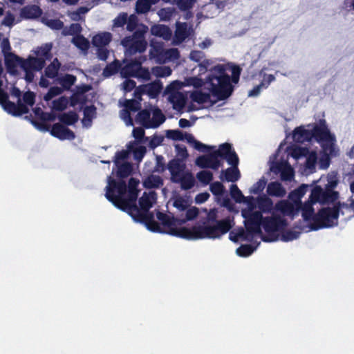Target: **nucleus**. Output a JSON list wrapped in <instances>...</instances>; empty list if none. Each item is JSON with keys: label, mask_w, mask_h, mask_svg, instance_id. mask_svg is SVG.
<instances>
[{"label": "nucleus", "mask_w": 354, "mask_h": 354, "mask_svg": "<svg viewBox=\"0 0 354 354\" xmlns=\"http://www.w3.org/2000/svg\"><path fill=\"white\" fill-rule=\"evenodd\" d=\"M138 189H127V185L124 180H115L109 176L106 187L105 197L115 207L138 216L140 209L136 205Z\"/></svg>", "instance_id": "f257e3e1"}, {"label": "nucleus", "mask_w": 354, "mask_h": 354, "mask_svg": "<svg viewBox=\"0 0 354 354\" xmlns=\"http://www.w3.org/2000/svg\"><path fill=\"white\" fill-rule=\"evenodd\" d=\"M216 223L215 225L204 222L203 225H195L191 227H172L169 234L188 240L215 239L226 234L232 227L230 218L216 221Z\"/></svg>", "instance_id": "f03ea898"}, {"label": "nucleus", "mask_w": 354, "mask_h": 354, "mask_svg": "<svg viewBox=\"0 0 354 354\" xmlns=\"http://www.w3.org/2000/svg\"><path fill=\"white\" fill-rule=\"evenodd\" d=\"M211 71L213 72L207 77V82L211 86L212 94L216 97L218 100L227 99L233 93L234 86L230 83V77L225 73V67L222 64L214 66ZM233 83L237 84L239 80L241 68L238 65H234L231 68Z\"/></svg>", "instance_id": "7ed1b4c3"}, {"label": "nucleus", "mask_w": 354, "mask_h": 354, "mask_svg": "<svg viewBox=\"0 0 354 354\" xmlns=\"http://www.w3.org/2000/svg\"><path fill=\"white\" fill-rule=\"evenodd\" d=\"M147 31L148 27L141 24L131 36L125 37L122 39L121 44L129 55L142 53L146 50L147 41L145 39V35Z\"/></svg>", "instance_id": "20e7f679"}, {"label": "nucleus", "mask_w": 354, "mask_h": 354, "mask_svg": "<svg viewBox=\"0 0 354 354\" xmlns=\"http://www.w3.org/2000/svg\"><path fill=\"white\" fill-rule=\"evenodd\" d=\"M338 211L334 206L332 207H322L313 217V223L310 228L313 230H318L323 228H328L338 225Z\"/></svg>", "instance_id": "39448f33"}, {"label": "nucleus", "mask_w": 354, "mask_h": 354, "mask_svg": "<svg viewBox=\"0 0 354 354\" xmlns=\"http://www.w3.org/2000/svg\"><path fill=\"white\" fill-rule=\"evenodd\" d=\"M271 216H266L263 218V227L268 236L262 237L264 242H271L277 240L276 232H281L288 226V221L280 214L272 212Z\"/></svg>", "instance_id": "423d86ee"}, {"label": "nucleus", "mask_w": 354, "mask_h": 354, "mask_svg": "<svg viewBox=\"0 0 354 354\" xmlns=\"http://www.w3.org/2000/svg\"><path fill=\"white\" fill-rule=\"evenodd\" d=\"M139 205L140 214L138 216L133 214L129 215L136 221L145 222L152 231H158V224L153 221V216L149 212V209L152 207V202L150 197L145 192L139 199Z\"/></svg>", "instance_id": "0eeeda50"}, {"label": "nucleus", "mask_w": 354, "mask_h": 354, "mask_svg": "<svg viewBox=\"0 0 354 354\" xmlns=\"http://www.w3.org/2000/svg\"><path fill=\"white\" fill-rule=\"evenodd\" d=\"M242 216L245 218L244 225L246 231L250 234L252 239L254 234H262L263 218L261 212L253 211L252 208L243 209L241 212Z\"/></svg>", "instance_id": "6e6552de"}, {"label": "nucleus", "mask_w": 354, "mask_h": 354, "mask_svg": "<svg viewBox=\"0 0 354 354\" xmlns=\"http://www.w3.org/2000/svg\"><path fill=\"white\" fill-rule=\"evenodd\" d=\"M145 59V58L142 59V57H140L139 59L131 60L122 67L121 75L126 78L133 77L149 80L150 75L148 69L142 67V62Z\"/></svg>", "instance_id": "1a4fd4ad"}, {"label": "nucleus", "mask_w": 354, "mask_h": 354, "mask_svg": "<svg viewBox=\"0 0 354 354\" xmlns=\"http://www.w3.org/2000/svg\"><path fill=\"white\" fill-rule=\"evenodd\" d=\"M0 104L7 113L13 116H21L29 111L28 107L22 103L21 99L17 100V104L10 101L8 93L2 88H0Z\"/></svg>", "instance_id": "9d476101"}, {"label": "nucleus", "mask_w": 354, "mask_h": 354, "mask_svg": "<svg viewBox=\"0 0 354 354\" xmlns=\"http://www.w3.org/2000/svg\"><path fill=\"white\" fill-rule=\"evenodd\" d=\"M313 138L318 142L333 145L335 140V136L332 135L328 128L325 120H320L319 124H315L312 129Z\"/></svg>", "instance_id": "9b49d317"}, {"label": "nucleus", "mask_w": 354, "mask_h": 354, "mask_svg": "<svg viewBox=\"0 0 354 354\" xmlns=\"http://www.w3.org/2000/svg\"><path fill=\"white\" fill-rule=\"evenodd\" d=\"M300 211L299 207H296L292 202L288 200H280L274 205L275 214L280 213L283 216L294 218Z\"/></svg>", "instance_id": "f8f14e48"}, {"label": "nucleus", "mask_w": 354, "mask_h": 354, "mask_svg": "<svg viewBox=\"0 0 354 354\" xmlns=\"http://www.w3.org/2000/svg\"><path fill=\"white\" fill-rule=\"evenodd\" d=\"M196 164L202 169H212L217 170L222 166L221 161L216 158L214 152L203 155L197 158Z\"/></svg>", "instance_id": "ddd939ff"}, {"label": "nucleus", "mask_w": 354, "mask_h": 354, "mask_svg": "<svg viewBox=\"0 0 354 354\" xmlns=\"http://www.w3.org/2000/svg\"><path fill=\"white\" fill-rule=\"evenodd\" d=\"M216 158L225 159L227 163L239 160L234 150L232 149L230 143L225 142L219 145L218 149L213 151Z\"/></svg>", "instance_id": "4468645a"}, {"label": "nucleus", "mask_w": 354, "mask_h": 354, "mask_svg": "<svg viewBox=\"0 0 354 354\" xmlns=\"http://www.w3.org/2000/svg\"><path fill=\"white\" fill-rule=\"evenodd\" d=\"M231 162L228 163L231 165L230 167L221 171L219 178L221 181L234 183L240 179L241 173L238 168L239 160Z\"/></svg>", "instance_id": "2eb2a0df"}, {"label": "nucleus", "mask_w": 354, "mask_h": 354, "mask_svg": "<svg viewBox=\"0 0 354 354\" xmlns=\"http://www.w3.org/2000/svg\"><path fill=\"white\" fill-rule=\"evenodd\" d=\"M50 132L53 136L61 140H72L75 138V134L72 130L60 123L54 124L52 126Z\"/></svg>", "instance_id": "dca6fc26"}, {"label": "nucleus", "mask_w": 354, "mask_h": 354, "mask_svg": "<svg viewBox=\"0 0 354 354\" xmlns=\"http://www.w3.org/2000/svg\"><path fill=\"white\" fill-rule=\"evenodd\" d=\"M46 62H44L43 58L29 55L26 59L23 58L21 69H30L35 71H40L44 68Z\"/></svg>", "instance_id": "f3484780"}, {"label": "nucleus", "mask_w": 354, "mask_h": 354, "mask_svg": "<svg viewBox=\"0 0 354 354\" xmlns=\"http://www.w3.org/2000/svg\"><path fill=\"white\" fill-rule=\"evenodd\" d=\"M257 203L259 209V212H261V214H272V212L274 211V205H273L272 200L266 195L259 196L257 199Z\"/></svg>", "instance_id": "a211bd4d"}, {"label": "nucleus", "mask_w": 354, "mask_h": 354, "mask_svg": "<svg viewBox=\"0 0 354 354\" xmlns=\"http://www.w3.org/2000/svg\"><path fill=\"white\" fill-rule=\"evenodd\" d=\"M42 14L39 6L36 5H28L21 8L20 15L24 19H36Z\"/></svg>", "instance_id": "6ab92c4d"}, {"label": "nucleus", "mask_w": 354, "mask_h": 354, "mask_svg": "<svg viewBox=\"0 0 354 354\" xmlns=\"http://www.w3.org/2000/svg\"><path fill=\"white\" fill-rule=\"evenodd\" d=\"M293 138L298 142H309L313 139L312 129L308 130L299 127L293 131Z\"/></svg>", "instance_id": "aec40b11"}, {"label": "nucleus", "mask_w": 354, "mask_h": 354, "mask_svg": "<svg viewBox=\"0 0 354 354\" xmlns=\"http://www.w3.org/2000/svg\"><path fill=\"white\" fill-rule=\"evenodd\" d=\"M189 30L188 29L186 22L176 23V28L175 30V39L178 43H182L189 36Z\"/></svg>", "instance_id": "412c9836"}, {"label": "nucleus", "mask_w": 354, "mask_h": 354, "mask_svg": "<svg viewBox=\"0 0 354 354\" xmlns=\"http://www.w3.org/2000/svg\"><path fill=\"white\" fill-rule=\"evenodd\" d=\"M267 193L269 196L283 197L286 191L283 185L278 181L270 182L267 187Z\"/></svg>", "instance_id": "4be33fe9"}, {"label": "nucleus", "mask_w": 354, "mask_h": 354, "mask_svg": "<svg viewBox=\"0 0 354 354\" xmlns=\"http://www.w3.org/2000/svg\"><path fill=\"white\" fill-rule=\"evenodd\" d=\"M112 35L109 32H104L95 35L92 39L93 46L101 48L109 45L111 41Z\"/></svg>", "instance_id": "5701e85b"}, {"label": "nucleus", "mask_w": 354, "mask_h": 354, "mask_svg": "<svg viewBox=\"0 0 354 354\" xmlns=\"http://www.w3.org/2000/svg\"><path fill=\"white\" fill-rule=\"evenodd\" d=\"M142 86L145 94H147L151 98L158 97L162 89V85L159 81H154L142 85Z\"/></svg>", "instance_id": "b1692460"}, {"label": "nucleus", "mask_w": 354, "mask_h": 354, "mask_svg": "<svg viewBox=\"0 0 354 354\" xmlns=\"http://www.w3.org/2000/svg\"><path fill=\"white\" fill-rule=\"evenodd\" d=\"M151 32L153 35L168 39L171 35L170 28L165 25H154L151 28Z\"/></svg>", "instance_id": "393cba45"}, {"label": "nucleus", "mask_w": 354, "mask_h": 354, "mask_svg": "<svg viewBox=\"0 0 354 354\" xmlns=\"http://www.w3.org/2000/svg\"><path fill=\"white\" fill-rule=\"evenodd\" d=\"M163 183V179L160 176L153 174L148 176L143 181V185L147 189L159 188Z\"/></svg>", "instance_id": "a878e982"}, {"label": "nucleus", "mask_w": 354, "mask_h": 354, "mask_svg": "<svg viewBox=\"0 0 354 354\" xmlns=\"http://www.w3.org/2000/svg\"><path fill=\"white\" fill-rule=\"evenodd\" d=\"M117 167L116 176L120 180L127 178L131 174L133 171V166L129 162H124L118 165H115Z\"/></svg>", "instance_id": "bb28decb"}, {"label": "nucleus", "mask_w": 354, "mask_h": 354, "mask_svg": "<svg viewBox=\"0 0 354 354\" xmlns=\"http://www.w3.org/2000/svg\"><path fill=\"white\" fill-rule=\"evenodd\" d=\"M136 121L137 123L142 125L145 129H151V112L149 110L143 109L140 111L136 116Z\"/></svg>", "instance_id": "cd10ccee"}, {"label": "nucleus", "mask_w": 354, "mask_h": 354, "mask_svg": "<svg viewBox=\"0 0 354 354\" xmlns=\"http://www.w3.org/2000/svg\"><path fill=\"white\" fill-rule=\"evenodd\" d=\"M59 120L64 124L71 126L75 124L79 120L77 113L73 111L64 113L58 116Z\"/></svg>", "instance_id": "c85d7f7f"}, {"label": "nucleus", "mask_w": 354, "mask_h": 354, "mask_svg": "<svg viewBox=\"0 0 354 354\" xmlns=\"http://www.w3.org/2000/svg\"><path fill=\"white\" fill-rule=\"evenodd\" d=\"M22 62L23 58L12 53H10L6 55L5 64L9 71L15 68L17 65L21 68Z\"/></svg>", "instance_id": "c756f323"}, {"label": "nucleus", "mask_w": 354, "mask_h": 354, "mask_svg": "<svg viewBox=\"0 0 354 354\" xmlns=\"http://www.w3.org/2000/svg\"><path fill=\"white\" fill-rule=\"evenodd\" d=\"M153 117L151 119V129H156L160 126L166 120L165 115L159 108H155L153 110Z\"/></svg>", "instance_id": "7c9ffc66"}, {"label": "nucleus", "mask_w": 354, "mask_h": 354, "mask_svg": "<svg viewBox=\"0 0 354 354\" xmlns=\"http://www.w3.org/2000/svg\"><path fill=\"white\" fill-rule=\"evenodd\" d=\"M313 203L309 200L305 202L304 204L301 203L300 210L301 211V216L305 221H313V217L315 216V210L313 207Z\"/></svg>", "instance_id": "2f4dec72"}, {"label": "nucleus", "mask_w": 354, "mask_h": 354, "mask_svg": "<svg viewBox=\"0 0 354 354\" xmlns=\"http://www.w3.org/2000/svg\"><path fill=\"white\" fill-rule=\"evenodd\" d=\"M135 142H130L127 145V149L133 153L135 160L141 161L147 152L146 147L142 145L135 147Z\"/></svg>", "instance_id": "473e14b6"}, {"label": "nucleus", "mask_w": 354, "mask_h": 354, "mask_svg": "<svg viewBox=\"0 0 354 354\" xmlns=\"http://www.w3.org/2000/svg\"><path fill=\"white\" fill-rule=\"evenodd\" d=\"M124 106L127 110L124 118H128L130 124L133 125V121L128 111L135 112L140 110L141 108L140 102L137 100H127L124 103Z\"/></svg>", "instance_id": "72a5a7b5"}, {"label": "nucleus", "mask_w": 354, "mask_h": 354, "mask_svg": "<svg viewBox=\"0 0 354 354\" xmlns=\"http://www.w3.org/2000/svg\"><path fill=\"white\" fill-rule=\"evenodd\" d=\"M121 64L118 60L115 59L106 66L103 70L102 75L105 77H109L116 74L120 70L121 71Z\"/></svg>", "instance_id": "f704fd0d"}, {"label": "nucleus", "mask_w": 354, "mask_h": 354, "mask_svg": "<svg viewBox=\"0 0 354 354\" xmlns=\"http://www.w3.org/2000/svg\"><path fill=\"white\" fill-rule=\"evenodd\" d=\"M60 63L57 58H55L53 61L45 68V75L48 78H54L57 74L60 68Z\"/></svg>", "instance_id": "c9c22d12"}, {"label": "nucleus", "mask_w": 354, "mask_h": 354, "mask_svg": "<svg viewBox=\"0 0 354 354\" xmlns=\"http://www.w3.org/2000/svg\"><path fill=\"white\" fill-rule=\"evenodd\" d=\"M178 183L180 184L182 189L188 190L194 186L195 179L191 172H186Z\"/></svg>", "instance_id": "e433bc0d"}, {"label": "nucleus", "mask_w": 354, "mask_h": 354, "mask_svg": "<svg viewBox=\"0 0 354 354\" xmlns=\"http://www.w3.org/2000/svg\"><path fill=\"white\" fill-rule=\"evenodd\" d=\"M128 22V14L120 12L113 21L112 31L115 32L117 28H122Z\"/></svg>", "instance_id": "4c0bfd02"}, {"label": "nucleus", "mask_w": 354, "mask_h": 354, "mask_svg": "<svg viewBox=\"0 0 354 354\" xmlns=\"http://www.w3.org/2000/svg\"><path fill=\"white\" fill-rule=\"evenodd\" d=\"M72 43L82 50H87L90 46L88 40L82 35L74 36Z\"/></svg>", "instance_id": "58836bf2"}, {"label": "nucleus", "mask_w": 354, "mask_h": 354, "mask_svg": "<svg viewBox=\"0 0 354 354\" xmlns=\"http://www.w3.org/2000/svg\"><path fill=\"white\" fill-rule=\"evenodd\" d=\"M82 30V28L80 24H71L69 26H64L62 34L64 36L68 35H80V32Z\"/></svg>", "instance_id": "ea45409f"}, {"label": "nucleus", "mask_w": 354, "mask_h": 354, "mask_svg": "<svg viewBox=\"0 0 354 354\" xmlns=\"http://www.w3.org/2000/svg\"><path fill=\"white\" fill-rule=\"evenodd\" d=\"M51 44H46L44 46L38 48V49L35 51V53L37 55V57L43 58L44 59V62H46V59H49L51 57Z\"/></svg>", "instance_id": "a19ab883"}, {"label": "nucleus", "mask_w": 354, "mask_h": 354, "mask_svg": "<svg viewBox=\"0 0 354 354\" xmlns=\"http://www.w3.org/2000/svg\"><path fill=\"white\" fill-rule=\"evenodd\" d=\"M152 5L149 0H137L136 12L138 14H146L150 11Z\"/></svg>", "instance_id": "79ce46f5"}, {"label": "nucleus", "mask_w": 354, "mask_h": 354, "mask_svg": "<svg viewBox=\"0 0 354 354\" xmlns=\"http://www.w3.org/2000/svg\"><path fill=\"white\" fill-rule=\"evenodd\" d=\"M167 169L170 173L174 171H184L185 169V165L181 160L178 158H174L169 162L167 165Z\"/></svg>", "instance_id": "37998d69"}, {"label": "nucleus", "mask_w": 354, "mask_h": 354, "mask_svg": "<svg viewBox=\"0 0 354 354\" xmlns=\"http://www.w3.org/2000/svg\"><path fill=\"white\" fill-rule=\"evenodd\" d=\"M196 178L204 186H206L213 180V174L210 171L202 170L196 174Z\"/></svg>", "instance_id": "c03bdc74"}, {"label": "nucleus", "mask_w": 354, "mask_h": 354, "mask_svg": "<svg viewBox=\"0 0 354 354\" xmlns=\"http://www.w3.org/2000/svg\"><path fill=\"white\" fill-rule=\"evenodd\" d=\"M170 101L173 104L175 109H180L184 107L185 104V99L183 95L178 92L170 97Z\"/></svg>", "instance_id": "a18cd8bd"}, {"label": "nucleus", "mask_w": 354, "mask_h": 354, "mask_svg": "<svg viewBox=\"0 0 354 354\" xmlns=\"http://www.w3.org/2000/svg\"><path fill=\"white\" fill-rule=\"evenodd\" d=\"M324 191L320 186H315L311 191L309 201L313 203L317 202L322 204V198H324Z\"/></svg>", "instance_id": "49530a36"}, {"label": "nucleus", "mask_w": 354, "mask_h": 354, "mask_svg": "<svg viewBox=\"0 0 354 354\" xmlns=\"http://www.w3.org/2000/svg\"><path fill=\"white\" fill-rule=\"evenodd\" d=\"M68 99L66 96H61L53 101V109L57 111H64L68 104Z\"/></svg>", "instance_id": "de8ad7c7"}, {"label": "nucleus", "mask_w": 354, "mask_h": 354, "mask_svg": "<svg viewBox=\"0 0 354 354\" xmlns=\"http://www.w3.org/2000/svg\"><path fill=\"white\" fill-rule=\"evenodd\" d=\"M191 98L195 102L203 104L210 100V95L201 91H197L192 93Z\"/></svg>", "instance_id": "09e8293b"}, {"label": "nucleus", "mask_w": 354, "mask_h": 354, "mask_svg": "<svg viewBox=\"0 0 354 354\" xmlns=\"http://www.w3.org/2000/svg\"><path fill=\"white\" fill-rule=\"evenodd\" d=\"M339 198V192L330 189L324 191L322 204L335 203Z\"/></svg>", "instance_id": "8fccbe9b"}, {"label": "nucleus", "mask_w": 354, "mask_h": 354, "mask_svg": "<svg viewBox=\"0 0 354 354\" xmlns=\"http://www.w3.org/2000/svg\"><path fill=\"white\" fill-rule=\"evenodd\" d=\"M255 249V247L250 244L241 245L236 249V254L239 257H247L251 255Z\"/></svg>", "instance_id": "3c124183"}, {"label": "nucleus", "mask_w": 354, "mask_h": 354, "mask_svg": "<svg viewBox=\"0 0 354 354\" xmlns=\"http://www.w3.org/2000/svg\"><path fill=\"white\" fill-rule=\"evenodd\" d=\"M281 240L284 242L293 241L299 238L300 235L299 232L294 231L292 230H285L284 229L281 232Z\"/></svg>", "instance_id": "603ef678"}, {"label": "nucleus", "mask_w": 354, "mask_h": 354, "mask_svg": "<svg viewBox=\"0 0 354 354\" xmlns=\"http://www.w3.org/2000/svg\"><path fill=\"white\" fill-rule=\"evenodd\" d=\"M295 176V172L292 167L286 162V166L283 168L280 176L283 181H291Z\"/></svg>", "instance_id": "864d4df0"}, {"label": "nucleus", "mask_w": 354, "mask_h": 354, "mask_svg": "<svg viewBox=\"0 0 354 354\" xmlns=\"http://www.w3.org/2000/svg\"><path fill=\"white\" fill-rule=\"evenodd\" d=\"M76 77L73 75L66 74L60 80V84L65 90H69L76 82Z\"/></svg>", "instance_id": "5fc2aeb1"}, {"label": "nucleus", "mask_w": 354, "mask_h": 354, "mask_svg": "<svg viewBox=\"0 0 354 354\" xmlns=\"http://www.w3.org/2000/svg\"><path fill=\"white\" fill-rule=\"evenodd\" d=\"M142 24H138V17L133 14L128 16V22H127V30L129 32H134Z\"/></svg>", "instance_id": "6e6d98bb"}, {"label": "nucleus", "mask_w": 354, "mask_h": 354, "mask_svg": "<svg viewBox=\"0 0 354 354\" xmlns=\"http://www.w3.org/2000/svg\"><path fill=\"white\" fill-rule=\"evenodd\" d=\"M84 118L82 120V122L85 124L86 120L89 122H91L92 119L95 117L96 114V108L94 105L86 106L84 109Z\"/></svg>", "instance_id": "4d7b16f0"}, {"label": "nucleus", "mask_w": 354, "mask_h": 354, "mask_svg": "<svg viewBox=\"0 0 354 354\" xmlns=\"http://www.w3.org/2000/svg\"><path fill=\"white\" fill-rule=\"evenodd\" d=\"M210 192L215 196H221L225 192V187L222 183L216 181L210 184Z\"/></svg>", "instance_id": "13d9d810"}, {"label": "nucleus", "mask_w": 354, "mask_h": 354, "mask_svg": "<svg viewBox=\"0 0 354 354\" xmlns=\"http://www.w3.org/2000/svg\"><path fill=\"white\" fill-rule=\"evenodd\" d=\"M63 92V89L59 86H51L47 93L44 96V100L46 102L50 101L54 97L60 95Z\"/></svg>", "instance_id": "bf43d9fd"}, {"label": "nucleus", "mask_w": 354, "mask_h": 354, "mask_svg": "<svg viewBox=\"0 0 354 354\" xmlns=\"http://www.w3.org/2000/svg\"><path fill=\"white\" fill-rule=\"evenodd\" d=\"M230 194H231V196L237 203L242 202L244 198V196L242 194L241 191L239 189L237 185L235 184H232L230 187Z\"/></svg>", "instance_id": "052dcab7"}, {"label": "nucleus", "mask_w": 354, "mask_h": 354, "mask_svg": "<svg viewBox=\"0 0 354 354\" xmlns=\"http://www.w3.org/2000/svg\"><path fill=\"white\" fill-rule=\"evenodd\" d=\"M174 206L180 211H185L189 207L188 201L182 196H177L174 201Z\"/></svg>", "instance_id": "680f3d73"}, {"label": "nucleus", "mask_w": 354, "mask_h": 354, "mask_svg": "<svg viewBox=\"0 0 354 354\" xmlns=\"http://www.w3.org/2000/svg\"><path fill=\"white\" fill-rule=\"evenodd\" d=\"M266 180L263 177L254 183L251 189V193L258 194L261 193L266 185Z\"/></svg>", "instance_id": "e2e57ef3"}, {"label": "nucleus", "mask_w": 354, "mask_h": 354, "mask_svg": "<svg viewBox=\"0 0 354 354\" xmlns=\"http://www.w3.org/2000/svg\"><path fill=\"white\" fill-rule=\"evenodd\" d=\"M166 169V165L163 156L159 155L156 158V165L153 168L154 172L162 173Z\"/></svg>", "instance_id": "0e129e2a"}, {"label": "nucleus", "mask_w": 354, "mask_h": 354, "mask_svg": "<svg viewBox=\"0 0 354 354\" xmlns=\"http://www.w3.org/2000/svg\"><path fill=\"white\" fill-rule=\"evenodd\" d=\"M183 133L178 130H168L167 131L166 136L168 138L171 139L173 140H184Z\"/></svg>", "instance_id": "69168bd1"}, {"label": "nucleus", "mask_w": 354, "mask_h": 354, "mask_svg": "<svg viewBox=\"0 0 354 354\" xmlns=\"http://www.w3.org/2000/svg\"><path fill=\"white\" fill-rule=\"evenodd\" d=\"M46 24L53 30H63L64 27V22L59 19H49L46 21Z\"/></svg>", "instance_id": "338daca9"}, {"label": "nucleus", "mask_w": 354, "mask_h": 354, "mask_svg": "<svg viewBox=\"0 0 354 354\" xmlns=\"http://www.w3.org/2000/svg\"><path fill=\"white\" fill-rule=\"evenodd\" d=\"M157 217L164 226L171 227L174 224L173 218L166 214L159 213Z\"/></svg>", "instance_id": "774afa93"}]
</instances>
